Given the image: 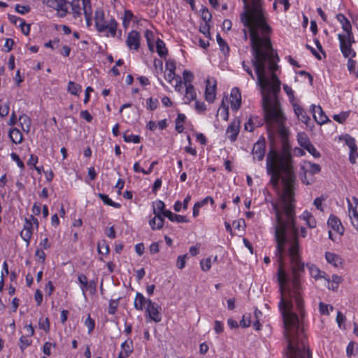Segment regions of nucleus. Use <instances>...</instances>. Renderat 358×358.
<instances>
[{
	"mask_svg": "<svg viewBox=\"0 0 358 358\" xmlns=\"http://www.w3.org/2000/svg\"><path fill=\"white\" fill-rule=\"evenodd\" d=\"M266 173L270 176V183L273 188H277L280 180H282L284 187L281 196L282 206L271 201L272 212L275 214L274 229L276 242L275 257L279 264L278 271V281L281 297L287 283V276L284 271V255L285 245L290 238V246L287 250L292 268V286L289 289L290 301L296 303V310L302 318L305 316L304 301L301 286L300 274L304 271V264L300 255V246L298 241L297 230L295 226L294 208L292 204L294 199V185L295 176L292 165V157L289 147L284 143L280 152L271 148L266 156Z\"/></svg>",
	"mask_w": 358,
	"mask_h": 358,
	"instance_id": "obj_1",
	"label": "nucleus"
},
{
	"mask_svg": "<svg viewBox=\"0 0 358 358\" xmlns=\"http://www.w3.org/2000/svg\"><path fill=\"white\" fill-rule=\"evenodd\" d=\"M261 0H253L250 6L247 1L244 3V11L240 15L241 22L244 26L243 29V39L248 40V32L250 33V45L253 58L251 60L254 66L255 52L259 51L263 55L264 73L266 69L270 71V65L274 62L278 65L279 61L277 52L273 49L270 34L271 28L268 25L263 9L260 6Z\"/></svg>",
	"mask_w": 358,
	"mask_h": 358,
	"instance_id": "obj_2",
	"label": "nucleus"
},
{
	"mask_svg": "<svg viewBox=\"0 0 358 358\" xmlns=\"http://www.w3.org/2000/svg\"><path fill=\"white\" fill-rule=\"evenodd\" d=\"M255 57L254 68L257 75V83L262 91V106L266 122L269 125L273 124L281 125L283 123L284 117L277 100L281 84L276 73L279 66L275 65L274 62L270 65L271 76L268 78L266 73H264L263 55L257 50L255 52Z\"/></svg>",
	"mask_w": 358,
	"mask_h": 358,
	"instance_id": "obj_3",
	"label": "nucleus"
},
{
	"mask_svg": "<svg viewBox=\"0 0 358 358\" xmlns=\"http://www.w3.org/2000/svg\"><path fill=\"white\" fill-rule=\"evenodd\" d=\"M278 308L283 319L285 336L287 342L286 358H311V353L306 345L303 329V320L293 311V303L283 297L280 300ZM299 313H300L299 312Z\"/></svg>",
	"mask_w": 358,
	"mask_h": 358,
	"instance_id": "obj_4",
	"label": "nucleus"
},
{
	"mask_svg": "<svg viewBox=\"0 0 358 358\" xmlns=\"http://www.w3.org/2000/svg\"><path fill=\"white\" fill-rule=\"evenodd\" d=\"M336 20L341 24L345 34H338V39L340 43V49L344 57L354 56L355 51L352 48V45L355 43L352 31V25L349 20L342 13L336 16Z\"/></svg>",
	"mask_w": 358,
	"mask_h": 358,
	"instance_id": "obj_5",
	"label": "nucleus"
},
{
	"mask_svg": "<svg viewBox=\"0 0 358 358\" xmlns=\"http://www.w3.org/2000/svg\"><path fill=\"white\" fill-rule=\"evenodd\" d=\"M95 27L98 32L103 33L108 31V34L112 37H115L117 32V22L113 17L107 21L105 19L104 11L101 8H97L94 15Z\"/></svg>",
	"mask_w": 358,
	"mask_h": 358,
	"instance_id": "obj_6",
	"label": "nucleus"
},
{
	"mask_svg": "<svg viewBox=\"0 0 358 358\" xmlns=\"http://www.w3.org/2000/svg\"><path fill=\"white\" fill-rule=\"evenodd\" d=\"M321 171V166L315 163L305 161L300 167V176L303 183L306 185L311 184L314 180L313 178H308V174L311 176L319 173Z\"/></svg>",
	"mask_w": 358,
	"mask_h": 358,
	"instance_id": "obj_7",
	"label": "nucleus"
},
{
	"mask_svg": "<svg viewBox=\"0 0 358 358\" xmlns=\"http://www.w3.org/2000/svg\"><path fill=\"white\" fill-rule=\"evenodd\" d=\"M78 280L80 284V288L84 297H86V292L87 291H89L91 295L95 294L96 292V282L95 280L88 281L87 276L83 273L78 275Z\"/></svg>",
	"mask_w": 358,
	"mask_h": 358,
	"instance_id": "obj_8",
	"label": "nucleus"
},
{
	"mask_svg": "<svg viewBox=\"0 0 358 358\" xmlns=\"http://www.w3.org/2000/svg\"><path fill=\"white\" fill-rule=\"evenodd\" d=\"M161 307L152 300L148 301V306L145 308V312L149 317L150 320L155 322H159L162 320V315L160 313Z\"/></svg>",
	"mask_w": 358,
	"mask_h": 358,
	"instance_id": "obj_9",
	"label": "nucleus"
},
{
	"mask_svg": "<svg viewBox=\"0 0 358 358\" xmlns=\"http://www.w3.org/2000/svg\"><path fill=\"white\" fill-rule=\"evenodd\" d=\"M266 152V142L264 137L260 138L253 145L252 155L254 160L261 162L264 159Z\"/></svg>",
	"mask_w": 358,
	"mask_h": 358,
	"instance_id": "obj_10",
	"label": "nucleus"
},
{
	"mask_svg": "<svg viewBox=\"0 0 358 358\" xmlns=\"http://www.w3.org/2000/svg\"><path fill=\"white\" fill-rule=\"evenodd\" d=\"M46 3L57 11L59 17H64L68 13V1L66 0H47Z\"/></svg>",
	"mask_w": 358,
	"mask_h": 358,
	"instance_id": "obj_11",
	"label": "nucleus"
},
{
	"mask_svg": "<svg viewBox=\"0 0 358 358\" xmlns=\"http://www.w3.org/2000/svg\"><path fill=\"white\" fill-rule=\"evenodd\" d=\"M216 80L212 78H208L206 81L205 99L209 103H213L216 96Z\"/></svg>",
	"mask_w": 358,
	"mask_h": 358,
	"instance_id": "obj_12",
	"label": "nucleus"
},
{
	"mask_svg": "<svg viewBox=\"0 0 358 358\" xmlns=\"http://www.w3.org/2000/svg\"><path fill=\"white\" fill-rule=\"evenodd\" d=\"M141 34L136 30L131 31L126 40V44L129 50H138L140 48Z\"/></svg>",
	"mask_w": 358,
	"mask_h": 358,
	"instance_id": "obj_13",
	"label": "nucleus"
},
{
	"mask_svg": "<svg viewBox=\"0 0 358 358\" xmlns=\"http://www.w3.org/2000/svg\"><path fill=\"white\" fill-rule=\"evenodd\" d=\"M241 120L238 118L233 120L227 129V134L231 142H234L240 131Z\"/></svg>",
	"mask_w": 358,
	"mask_h": 358,
	"instance_id": "obj_14",
	"label": "nucleus"
},
{
	"mask_svg": "<svg viewBox=\"0 0 358 358\" xmlns=\"http://www.w3.org/2000/svg\"><path fill=\"white\" fill-rule=\"evenodd\" d=\"M310 110L313 113V116L315 120V122L322 125L327 122H330L327 115L323 111L322 108L320 106H315L314 104L311 105Z\"/></svg>",
	"mask_w": 358,
	"mask_h": 358,
	"instance_id": "obj_15",
	"label": "nucleus"
},
{
	"mask_svg": "<svg viewBox=\"0 0 358 358\" xmlns=\"http://www.w3.org/2000/svg\"><path fill=\"white\" fill-rule=\"evenodd\" d=\"M33 230L34 227L31 226V224L25 218L23 229L20 232V236L27 243V246L29 245Z\"/></svg>",
	"mask_w": 358,
	"mask_h": 358,
	"instance_id": "obj_16",
	"label": "nucleus"
},
{
	"mask_svg": "<svg viewBox=\"0 0 358 358\" xmlns=\"http://www.w3.org/2000/svg\"><path fill=\"white\" fill-rule=\"evenodd\" d=\"M327 224L329 227L340 234L344 232V227L342 225L341 220L334 215H331L328 219Z\"/></svg>",
	"mask_w": 358,
	"mask_h": 358,
	"instance_id": "obj_17",
	"label": "nucleus"
},
{
	"mask_svg": "<svg viewBox=\"0 0 358 358\" xmlns=\"http://www.w3.org/2000/svg\"><path fill=\"white\" fill-rule=\"evenodd\" d=\"M231 108L232 110H237L241 104V95L237 87H234L231 91Z\"/></svg>",
	"mask_w": 358,
	"mask_h": 358,
	"instance_id": "obj_18",
	"label": "nucleus"
},
{
	"mask_svg": "<svg viewBox=\"0 0 358 358\" xmlns=\"http://www.w3.org/2000/svg\"><path fill=\"white\" fill-rule=\"evenodd\" d=\"M355 206L352 207V203L349 202V216L351 219L352 225L358 229V199H355Z\"/></svg>",
	"mask_w": 358,
	"mask_h": 358,
	"instance_id": "obj_19",
	"label": "nucleus"
},
{
	"mask_svg": "<svg viewBox=\"0 0 358 358\" xmlns=\"http://www.w3.org/2000/svg\"><path fill=\"white\" fill-rule=\"evenodd\" d=\"M306 266L309 271V273L312 278H314L315 280L325 278V272L321 271L317 266H316L313 264L308 263L306 264Z\"/></svg>",
	"mask_w": 358,
	"mask_h": 358,
	"instance_id": "obj_20",
	"label": "nucleus"
},
{
	"mask_svg": "<svg viewBox=\"0 0 358 358\" xmlns=\"http://www.w3.org/2000/svg\"><path fill=\"white\" fill-rule=\"evenodd\" d=\"M148 300L150 299H145L141 293L137 292L134 303V308L138 310H143L145 306H148Z\"/></svg>",
	"mask_w": 358,
	"mask_h": 358,
	"instance_id": "obj_21",
	"label": "nucleus"
},
{
	"mask_svg": "<svg viewBox=\"0 0 358 358\" xmlns=\"http://www.w3.org/2000/svg\"><path fill=\"white\" fill-rule=\"evenodd\" d=\"M294 110L297 116L298 119L301 120L304 124H308L310 117L307 115L306 112L304 110V109L298 104H294Z\"/></svg>",
	"mask_w": 358,
	"mask_h": 358,
	"instance_id": "obj_22",
	"label": "nucleus"
},
{
	"mask_svg": "<svg viewBox=\"0 0 358 358\" xmlns=\"http://www.w3.org/2000/svg\"><path fill=\"white\" fill-rule=\"evenodd\" d=\"M165 217H167L171 222H175L177 223L189 222V220L186 216L175 214L171 210H167L165 212Z\"/></svg>",
	"mask_w": 358,
	"mask_h": 358,
	"instance_id": "obj_23",
	"label": "nucleus"
},
{
	"mask_svg": "<svg viewBox=\"0 0 358 358\" xmlns=\"http://www.w3.org/2000/svg\"><path fill=\"white\" fill-rule=\"evenodd\" d=\"M165 203L161 200H158L153 203V213L155 216L165 217V212L167 211L165 208Z\"/></svg>",
	"mask_w": 358,
	"mask_h": 358,
	"instance_id": "obj_24",
	"label": "nucleus"
},
{
	"mask_svg": "<svg viewBox=\"0 0 358 358\" xmlns=\"http://www.w3.org/2000/svg\"><path fill=\"white\" fill-rule=\"evenodd\" d=\"M301 218L306 221V223L309 228L314 229L316 227L317 221L310 212L305 210L301 215Z\"/></svg>",
	"mask_w": 358,
	"mask_h": 358,
	"instance_id": "obj_25",
	"label": "nucleus"
},
{
	"mask_svg": "<svg viewBox=\"0 0 358 358\" xmlns=\"http://www.w3.org/2000/svg\"><path fill=\"white\" fill-rule=\"evenodd\" d=\"M325 258L328 263L332 264L335 267H338L342 264V259L339 255L335 253L326 252Z\"/></svg>",
	"mask_w": 358,
	"mask_h": 358,
	"instance_id": "obj_26",
	"label": "nucleus"
},
{
	"mask_svg": "<svg viewBox=\"0 0 358 358\" xmlns=\"http://www.w3.org/2000/svg\"><path fill=\"white\" fill-rule=\"evenodd\" d=\"M164 223V220L162 216H154L149 221V225L150 226L152 230H159L161 229Z\"/></svg>",
	"mask_w": 358,
	"mask_h": 358,
	"instance_id": "obj_27",
	"label": "nucleus"
},
{
	"mask_svg": "<svg viewBox=\"0 0 358 358\" xmlns=\"http://www.w3.org/2000/svg\"><path fill=\"white\" fill-rule=\"evenodd\" d=\"M19 122L23 131L29 133L31 129V120L26 114H22L19 117Z\"/></svg>",
	"mask_w": 358,
	"mask_h": 358,
	"instance_id": "obj_28",
	"label": "nucleus"
},
{
	"mask_svg": "<svg viewBox=\"0 0 358 358\" xmlns=\"http://www.w3.org/2000/svg\"><path fill=\"white\" fill-rule=\"evenodd\" d=\"M9 137L15 144H20L22 142L23 136L22 132L16 128L12 129L9 131Z\"/></svg>",
	"mask_w": 358,
	"mask_h": 358,
	"instance_id": "obj_29",
	"label": "nucleus"
},
{
	"mask_svg": "<svg viewBox=\"0 0 358 358\" xmlns=\"http://www.w3.org/2000/svg\"><path fill=\"white\" fill-rule=\"evenodd\" d=\"M157 52L159 57L164 58L168 55V50L166 47L165 43L160 38L156 41Z\"/></svg>",
	"mask_w": 358,
	"mask_h": 358,
	"instance_id": "obj_30",
	"label": "nucleus"
},
{
	"mask_svg": "<svg viewBox=\"0 0 358 358\" xmlns=\"http://www.w3.org/2000/svg\"><path fill=\"white\" fill-rule=\"evenodd\" d=\"M185 103H189L192 101L194 100L196 97V91L193 85L185 87Z\"/></svg>",
	"mask_w": 358,
	"mask_h": 358,
	"instance_id": "obj_31",
	"label": "nucleus"
},
{
	"mask_svg": "<svg viewBox=\"0 0 358 358\" xmlns=\"http://www.w3.org/2000/svg\"><path fill=\"white\" fill-rule=\"evenodd\" d=\"M122 350L120 352L124 354V356H129L134 351L132 340H127L121 344Z\"/></svg>",
	"mask_w": 358,
	"mask_h": 358,
	"instance_id": "obj_32",
	"label": "nucleus"
},
{
	"mask_svg": "<svg viewBox=\"0 0 358 358\" xmlns=\"http://www.w3.org/2000/svg\"><path fill=\"white\" fill-rule=\"evenodd\" d=\"M97 196L105 205L112 206L115 208H120L121 207L120 203L112 201L107 194L99 193Z\"/></svg>",
	"mask_w": 358,
	"mask_h": 358,
	"instance_id": "obj_33",
	"label": "nucleus"
},
{
	"mask_svg": "<svg viewBox=\"0 0 358 358\" xmlns=\"http://www.w3.org/2000/svg\"><path fill=\"white\" fill-rule=\"evenodd\" d=\"M297 141L299 145L304 149L311 143L305 132H300L297 134Z\"/></svg>",
	"mask_w": 358,
	"mask_h": 358,
	"instance_id": "obj_34",
	"label": "nucleus"
},
{
	"mask_svg": "<svg viewBox=\"0 0 358 358\" xmlns=\"http://www.w3.org/2000/svg\"><path fill=\"white\" fill-rule=\"evenodd\" d=\"M186 120V116L182 113H178L176 119V130L178 133H182L184 130L183 123Z\"/></svg>",
	"mask_w": 358,
	"mask_h": 358,
	"instance_id": "obj_35",
	"label": "nucleus"
},
{
	"mask_svg": "<svg viewBox=\"0 0 358 358\" xmlns=\"http://www.w3.org/2000/svg\"><path fill=\"white\" fill-rule=\"evenodd\" d=\"M67 90L71 94L78 95L82 90V87L80 85L76 83L73 81H69L68 83Z\"/></svg>",
	"mask_w": 358,
	"mask_h": 358,
	"instance_id": "obj_36",
	"label": "nucleus"
},
{
	"mask_svg": "<svg viewBox=\"0 0 358 358\" xmlns=\"http://www.w3.org/2000/svg\"><path fill=\"white\" fill-rule=\"evenodd\" d=\"M27 336H22L19 340V347L23 352L28 346L31 345L32 341Z\"/></svg>",
	"mask_w": 358,
	"mask_h": 358,
	"instance_id": "obj_37",
	"label": "nucleus"
},
{
	"mask_svg": "<svg viewBox=\"0 0 358 358\" xmlns=\"http://www.w3.org/2000/svg\"><path fill=\"white\" fill-rule=\"evenodd\" d=\"M128 131H126L123 134L124 141L127 143H139L141 141V137L138 135L128 134Z\"/></svg>",
	"mask_w": 358,
	"mask_h": 358,
	"instance_id": "obj_38",
	"label": "nucleus"
},
{
	"mask_svg": "<svg viewBox=\"0 0 358 358\" xmlns=\"http://www.w3.org/2000/svg\"><path fill=\"white\" fill-rule=\"evenodd\" d=\"M97 245L98 252L99 254L107 255L109 253V245L105 240L99 242Z\"/></svg>",
	"mask_w": 358,
	"mask_h": 358,
	"instance_id": "obj_39",
	"label": "nucleus"
},
{
	"mask_svg": "<svg viewBox=\"0 0 358 358\" xmlns=\"http://www.w3.org/2000/svg\"><path fill=\"white\" fill-rule=\"evenodd\" d=\"M217 42L220 46V50L225 54L229 52V47L228 46L226 41L221 37L218 34L216 36Z\"/></svg>",
	"mask_w": 358,
	"mask_h": 358,
	"instance_id": "obj_40",
	"label": "nucleus"
},
{
	"mask_svg": "<svg viewBox=\"0 0 358 358\" xmlns=\"http://www.w3.org/2000/svg\"><path fill=\"white\" fill-rule=\"evenodd\" d=\"M184 84L185 87H188L189 85H192V82L194 78L193 73L187 70H185L182 73Z\"/></svg>",
	"mask_w": 358,
	"mask_h": 358,
	"instance_id": "obj_41",
	"label": "nucleus"
},
{
	"mask_svg": "<svg viewBox=\"0 0 358 358\" xmlns=\"http://www.w3.org/2000/svg\"><path fill=\"white\" fill-rule=\"evenodd\" d=\"M350 111H343L339 114L334 115L333 119L338 123H343L349 117Z\"/></svg>",
	"mask_w": 358,
	"mask_h": 358,
	"instance_id": "obj_42",
	"label": "nucleus"
},
{
	"mask_svg": "<svg viewBox=\"0 0 358 358\" xmlns=\"http://www.w3.org/2000/svg\"><path fill=\"white\" fill-rule=\"evenodd\" d=\"M83 10L85 15H92V9L90 0H82Z\"/></svg>",
	"mask_w": 358,
	"mask_h": 358,
	"instance_id": "obj_43",
	"label": "nucleus"
},
{
	"mask_svg": "<svg viewBox=\"0 0 358 358\" xmlns=\"http://www.w3.org/2000/svg\"><path fill=\"white\" fill-rule=\"evenodd\" d=\"M38 327L41 329L48 332L50 329V323L48 318H40L38 321Z\"/></svg>",
	"mask_w": 358,
	"mask_h": 358,
	"instance_id": "obj_44",
	"label": "nucleus"
},
{
	"mask_svg": "<svg viewBox=\"0 0 358 358\" xmlns=\"http://www.w3.org/2000/svg\"><path fill=\"white\" fill-rule=\"evenodd\" d=\"M159 105V101L157 99L149 98L147 100V108L150 110H155Z\"/></svg>",
	"mask_w": 358,
	"mask_h": 358,
	"instance_id": "obj_45",
	"label": "nucleus"
},
{
	"mask_svg": "<svg viewBox=\"0 0 358 358\" xmlns=\"http://www.w3.org/2000/svg\"><path fill=\"white\" fill-rule=\"evenodd\" d=\"M187 259V255L185 254L184 255H180L178 257L176 262V266L179 269H182L185 268L186 264V259Z\"/></svg>",
	"mask_w": 358,
	"mask_h": 358,
	"instance_id": "obj_46",
	"label": "nucleus"
},
{
	"mask_svg": "<svg viewBox=\"0 0 358 358\" xmlns=\"http://www.w3.org/2000/svg\"><path fill=\"white\" fill-rule=\"evenodd\" d=\"M356 56V54L354 56H348L345 57V58H348V61L347 63L348 69L350 73H354L356 67V62L352 59L353 57Z\"/></svg>",
	"mask_w": 358,
	"mask_h": 358,
	"instance_id": "obj_47",
	"label": "nucleus"
},
{
	"mask_svg": "<svg viewBox=\"0 0 358 358\" xmlns=\"http://www.w3.org/2000/svg\"><path fill=\"white\" fill-rule=\"evenodd\" d=\"M201 268L203 271H208L211 267L210 258L203 259L200 262Z\"/></svg>",
	"mask_w": 358,
	"mask_h": 358,
	"instance_id": "obj_48",
	"label": "nucleus"
},
{
	"mask_svg": "<svg viewBox=\"0 0 358 358\" xmlns=\"http://www.w3.org/2000/svg\"><path fill=\"white\" fill-rule=\"evenodd\" d=\"M311 155L315 158L320 157L321 155L319 151L315 148V146L310 143L308 146L305 148Z\"/></svg>",
	"mask_w": 358,
	"mask_h": 358,
	"instance_id": "obj_49",
	"label": "nucleus"
},
{
	"mask_svg": "<svg viewBox=\"0 0 358 358\" xmlns=\"http://www.w3.org/2000/svg\"><path fill=\"white\" fill-rule=\"evenodd\" d=\"M117 300H110L109 302L108 313L110 315H114L117 311Z\"/></svg>",
	"mask_w": 358,
	"mask_h": 358,
	"instance_id": "obj_50",
	"label": "nucleus"
},
{
	"mask_svg": "<svg viewBox=\"0 0 358 358\" xmlns=\"http://www.w3.org/2000/svg\"><path fill=\"white\" fill-rule=\"evenodd\" d=\"M85 324L88 329V333L90 334L94 329L95 327V322L94 320H92L89 315L85 321Z\"/></svg>",
	"mask_w": 358,
	"mask_h": 358,
	"instance_id": "obj_51",
	"label": "nucleus"
},
{
	"mask_svg": "<svg viewBox=\"0 0 358 358\" xmlns=\"http://www.w3.org/2000/svg\"><path fill=\"white\" fill-rule=\"evenodd\" d=\"M250 315H243L242 320L240 321V325L243 328H246L250 325Z\"/></svg>",
	"mask_w": 358,
	"mask_h": 358,
	"instance_id": "obj_52",
	"label": "nucleus"
},
{
	"mask_svg": "<svg viewBox=\"0 0 358 358\" xmlns=\"http://www.w3.org/2000/svg\"><path fill=\"white\" fill-rule=\"evenodd\" d=\"M217 115H220L224 120H227L229 118V108L220 107Z\"/></svg>",
	"mask_w": 358,
	"mask_h": 358,
	"instance_id": "obj_53",
	"label": "nucleus"
},
{
	"mask_svg": "<svg viewBox=\"0 0 358 358\" xmlns=\"http://www.w3.org/2000/svg\"><path fill=\"white\" fill-rule=\"evenodd\" d=\"M72 13L75 18L79 17L81 15L80 7L79 4H76L74 2L71 3Z\"/></svg>",
	"mask_w": 358,
	"mask_h": 358,
	"instance_id": "obj_54",
	"label": "nucleus"
},
{
	"mask_svg": "<svg viewBox=\"0 0 358 358\" xmlns=\"http://www.w3.org/2000/svg\"><path fill=\"white\" fill-rule=\"evenodd\" d=\"M345 320H346L345 316L341 311H338L337 315H336V322L340 328L345 329V327H343L342 325L345 322Z\"/></svg>",
	"mask_w": 358,
	"mask_h": 358,
	"instance_id": "obj_55",
	"label": "nucleus"
},
{
	"mask_svg": "<svg viewBox=\"0 0 358 358\" xmlns=\"http://www.w3.org/2000/svg\"><path fill=\"white\" fill-rule=\"evenodd\" d=\"M15 10L20 14H26L30 11V7L29 6H22L17 4L15 6Z\"/></svg>",
	"mask_w": 358,
	"mask_h": 358,
	"instance_id": "obj_56",
	"label": "nucleus"
},
{
	"mask_svg": "<svg viewBox=\"0 0 358 358\" xmlns=\"http://www.w3.org/2000/svg\"><path fill=\"white\" fill-rule=\"evenodd\" d=\"M8 19L12 23L15 24V25H17V24H19V25H22L24 24V20L16 15H8Z\"/></svg>",
	"mask_w": 358,
	"mask_h": 358,
	"instance_id": "obj_57",
	"label": "nucleus"
},
{
	"mask_svg": "<svg viewBox=\"0 0 358 358\" xmlns=\"http://www.w3.org/2000/svg\"><path fill=\"white\" fill-rule=\"evenodd\" d=\"M10 157H11L12 159L17 163V166L21 169H24V164L23 162L20 159V157L16 153L12 152L10 154Z\"/></svg>",
	"mask_w": 358,
	"mask_h": 358,
	"instance_id": "obj_58",
	"label": "nucleus"
},
{
	"mask_svg": "<svg viewBox=\"0 0 358 358\" xmlns=\"http://www.w3.org/2000/svg\"><path fill=\"white\" fill-rule=\"evenodd\" d=\"M9 106L8 103H0V116L5 117L9 113Z\"/></svg>",
	"mask_w": 358,
	"mask_h": 358,
	"instance_id": "obj_59",
	"label": "nucleus"
},
{
	"mask_svg": "<svg viewBox=\"0 0 358 358\" xmlns=\"http://www.w3.org/2000/svg\"><path fill=\"white\" fill-rule=\"evenodd\" d=\"M347 144L350 149V153L353 154L357 152V146L354 138H350L348 141H347Z\"/></svg>",
	"mask_w": 358,
	"mask_h": 358,
	"instance_id": "obj_60",
	"label": "nucleus"
},
{
	"mask_svg": "<svg viewBox=\"0 0 358 358\" xmlns=\"http://www.w3.org/2000/svg\"><path fill=\"white\" fill-rule=\"evenodd\" d=\"M195 109L199 113L204 112L206 110V106L204 102H200L199 101H196Z\"/></svg>",
	"mask_w": 358,
	"mask_h": 358,
	"instance_id": "obj_61",
	"label": "nucleus"
},
{
	"mask_svg": "<svg viewBox=\"0 0 358 358\" xmlns=\"http://www.w3.org/2000/svg\"><path fill=\"white\" fill-rule=\"evenodd\" d=\"M201 17L203 20V21H205L206 23H207L208 21L210 20L212 15L207 8H204L203 9L201 13Z\"/></svg>",
	"mask_w": 358,
	"mask_h": 358,
	"instance_id": "obj_62",
	"label": "nucleus"
},
{
	"mask_svg": "<svg viewBox=\"0 0 358 358\" xmlns=\"http://www.w3.org/2000/svg\"><path fill=\"white\" fill-rule=\"evenodd\" d=\"M324 199L322 197H317L313 202V204L317 208V209L320 210V211H324L323 207H322V201Z\"/></svg>",
	"mask_w": 358,
	"mask_h": 358,
	"instance_id": "obj_63",
	"label": "nucleus"
},
{
	"mask_svg": "<svg viewBox=\"0 0 358 358\" xmlns=\"http://www.w3.org/2000/svg\"><path fill=\"white\" fill-rule=\"evenodd\" d=\"M35 301L37 306H40L43 301V294L40 289H36L34 295Z\"/></svg>",
	"mask_w": 358,
	"mask_h": 358,
	"instance_id": "obj_64",
	"label": "nucleus"
}]
</instances>
